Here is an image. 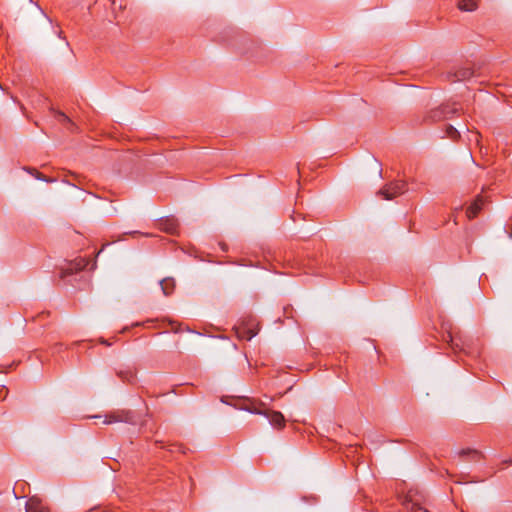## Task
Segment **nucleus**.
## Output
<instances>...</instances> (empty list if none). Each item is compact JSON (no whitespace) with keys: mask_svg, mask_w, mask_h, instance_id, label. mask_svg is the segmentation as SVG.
<instances>
[{"mask_svg":"<svg viewBox=\"0 0 512 512\" xmlns=\"http://www.w3.org/2000/svg\"><path fill=\"white\" fill-rule=\"evenodd\" d=\"M406 184L403 181H394L390 184H387L384 186L380 191L379 194L385 199V200H392L393 198L403 194L406 191L405 188Z\"/></svg>","mask_w":512,"mask_h":512,"instance_id":"nucleus-1","label":"nucleus"},{"mask_svg":"<svg viewBox=\"0 0 512 512\" xmlns=\"http://www.w3.org/2000/svg\"><path fill=\"white\" fill-rule=\"evenodd\" d=\"M264 416L269 420V423L275 428L281 429L285 425V419L281 412L267 410V414H265Z\"/></svg>","mask_w":512,"mask_h":512,"instance_id":"nucleus-2","label":"nucleus"},{"mask_svg":"<svg viewBox=\"0 0 512 512\" xmlns=\"http://www.w3.org/2000/svg\"><path fill=\"white\" fill-rule=\"evenodd\" d=\"M26 512H50V510L39 498L32 497L26 503Z\"/></svg>","mask_w":512,"mask_h":512,"instance_id":"nucleus-3","label":"nucleus"},{"mask_svg":"<svg viewBox=\"0 0 512 512\" xmlns=\"http://www.w3.org/2000/svg\"><path fill=\"white\" fill-rule=\"evenodd\" d=\"M472 75L473 71L470 67L458 68L453 72V77L455 78V81L468 80L472 77Z\"/></svg>","mask_w":512,"mask_h":512,"instance_id":"nucleus-4","label":"nucleus"},{"mask_svg":"<svg viewBox=\"0 0 512 512\" xmlns=\"http://www.w3.org/2000/svg\"><path fill=\"white\" fill-rule=\"evenodd\" d=\"M458 8L466 12L475 11L477 9V0H459Z\"/></svg>","mask_w":512,"mask_h":512,"instance_id":"nucleus-5","label":"nucleus"},{"mask_svg":"<svg viewBox=\"0 0 512 512\" xmlns=\"http://www.w3.org/2000/svg\"><path fill=\"white\" fill-rule=\"evenodd\" d=\"M482 204H483L482 199L480 197L477 198L475 200V202L473 204H471L470 207L467 209V216L469 218H474L478 214V212L481 210Z\"/></svg>","mask_w":512,"mask_h":512,"instance_id":"nucleus-6","label":"nucleus"},{"mask_svg":"<svg viewBox=\"0 0 512 512\" xmlns=\"http://www.w3.org/2000/svg\"><path fill=\"white\" fill-rule=\"evenodd\" d=\"M87 263L88 262L85 259L76 260L70 264V267L67 269V271L69 273L80 271L86 267Z\"/></svg>","mask_w":512,"mask_h":512,"instance_id":"nucleus-7","label":"nucleus"},{"mask_svg":"<svg viewBox=\"0 0 512 512\" xmlns=\"http://www.w3.org/2000/svg\"><path fill=\"white\" fill-rule=\"evenodd\" d=\"M162 291L165 295H169L174 287V281L172 279H164L160 281Z\"/></svg>","mask_w":512,"mask_h":512,"instance_id":"nucleus-8","label":"nucleus"},{"mask_svg":"<svg viewBox=\"0 0 512 512\" xmlns=\"http://www.w3.org/2000/svg\"><path fill=\"white\" fill-rule=\"evenodd\" d=\"M242 409L247 411V412H249V413H251V414H255V415H262V416H264L265 414H267V410L259 409V408H257L254 405L246 406V407H244Z\"/></svg>","mask_w":512,"mask_h":512,"instance_id":"nucleus-9","label":"nucleus"},{"mask_svg":"<svg viewBox=\"0 0 512 512\" xmlns=\"http://www.w3.org/2000/svg\"><path fill=\"white\" fill-rule=\"evenodd\" d=\"M120 421H122L121 418H119L115 415H109V416L104 417L103 423L104 424H112V423H116V422H120Z\"/></svg>","mask_w":512,"mask_h":512,"instance_id":"nucleus-10","label":"nucleus"},{"mask_svg":"<svg viewBox=\"0 0 512 512\" xmlns=\"http://www.w3.org/2000/svg\"><path fill=\"white\" fill-rule=\"evenodd\" d=\"M448 134L451 136V137H455L457 134H458V130L455 129L454 127L450 126L448 128Z\"/></svg>","mask_w":512,"mask_h":512,"instance_id":"nucleus-11","label":"nucleus"},{"mask_svg":"<svg viewBox=\"0 0 512 512\" xmlns=\"http://www.w3.org/2000/svg\"><path fill=\"white\" fill-rule=\"evenodd\" d=\"M59 116L61 117L62 120H65V121L69 120L68 117L63 113H59Z\"/></svg>","mask_w":512,"mask_h":512,"instance_id":"nucleus-12","label":"nucleus"},{"mask_svg":"<svg viewBox=\"0 0 512 512\" xmlns=\"http://www.w3.org/2000/svg\"><path fill=\"white\" fill-rule=\"evenodd\" d=\"M415 512H429V511H427V510H423V509L419 508V509H417Z\"/></svg>","mask_w":512,"mask_h":512,"instance_id":"nucleus-13","label":"nucleus"},{"mask_svg":"<svg viewBox=\"0 0 512 512\" xmlns=\"http://www.w3.org/2000/svg\"><path fill=\"white\" fill-rule=\"evenodd\" d=\"M510 237L512 238V233L510 234Z\"/></svg>","mask_w":512,"mask_h":512,"instance_id":"nucleus-14","label":"nucleus"}]
</instances>
